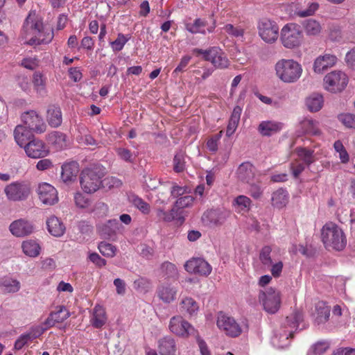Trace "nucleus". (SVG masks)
<instances>
[{
	"instance_id": "41",
	"label": "nucleus",
	"mask_w": 355,
	"mask_h": 355,
	"mask_svg": "<svg viewBox=\"0 0 355 355\" xmlns=\"http://www.w3.org/2000/svg\"><path fill=\"white\" fill-rule=\"evenodd\" d=\"M0 287L4 292L17 293L21 288V284L17 279L5 277L0 282Z\"/></svg>"
},
{
	"instance_id": "7",
	"label": "nucleus",
	"mask_w": 355,
	"mask_h": 355,
	"mask_svg": "<svg viewBox=\"0 0 355 355\" xmlns=\"http://www.w3.org/2000/svg\"><path fill=\"white\" fill-rule=\"evenodd\" d=\"M259 301L262 304L263 309L268 313H275L280 308L281 294L280 292L272 287L260 291L259 293Z\"/></svg>"
},
{
	"instance_id": "53",
	"label": "nucleus",
	"mask_w": 355,
	"mask_h": 355,
	"mask_svg": "<svg viewBox=\"0 0 355 355\" xmlns=\"http://www.w3.org/2000/svg\"><path fill=\"white\" fill-rule=\"evenodd\" d=\"M98 248L103 256L107 257H113L116 251L115 246L106 242H101L98 244Z\"/></svg>"
},
{
	"instance_id": "59",
	"label": "nucleus",
	"mask_w": 355,
	"mask_h": 355,
	"mask_svg": "<svg viewBox=\"0 0 355 355\" xmlns=\"http://www.w3.org/2000/svg\"><path fill=\"white\" fill-rule=\"evenodd\" d=\"M313 151L305 148H302L299 150V156L301 157L304 161V163L309 166L314 162L313 158Z\"/></svg>"
},
{
	"instance_id": "47",
	"label": "nucleus",
	"mask_w": 355,
	"mask_h": 355,
	"mask_svg": "<svg viewBox=\"0 0 355 355\" xmlns=\"http://www.w3.org/2000/svg\"><path fill=\"white\" fill-rule=\"evenodd\" d=\"M334 148L336 153H338V157L342 164H347L349 161V155L346 150L343 143L340 140H337L334 144Z\"/></svg>"
},
{
	"instance_id": "27",
	"label": "nucleus",
	"mask_w": 355,
	"mask_h": 355,
	"mask_svg": "<svg viewBox=\"0 0 355 355\" xmlns=\"http://www.w3.org/2000/svg\"><path fill=\"white\" fill-rule=\"evenodd\" d=\"M315 322L320 324L326 322L330 315V307L323 301L318 302L315 305L313 313Z\"/></svg>"
},
{
	"instance_id": "57",
	"label": "nucleus",
	"mask_w": 355,
	"mask_h": 355,
	"mask_svg": "<svg viewBox=\"0 0 355 355\" xmlns=\"http://www.w3.org/2000/svg\"><path fill=\"white\" fill-rule=\"evenodd\" d=\"M223 134V131H220L218 134L212 136L207 142V147L209 150L216 152L218 150V141L220 140Z\"/></svg>"
},
{
	"instance_id": "13",
	"label": "nucleus",
	"mask_w": 355,
	"mask_h": 355,
	"mask_svg": "<svg viewBox=\"0 0 355 355\" xmlns=\"http://www.w3.org/2000/svg\"><path fill=\"white\" fill-rule=\"evenodd\" d=\"M302 315L300 311H295L287 316L282 324V332H279L277 336L279 338L285 337L288 339L292 337L294 332L298 329L300 322L302 321Z\"/></svg>"
},
{
	"instance_id": "16",
	"label": "nucleus",
	"mask_w": 355,
	"mask_h": 355,
	"mask_svg": "<svg viewBox=\"0 0 355 355\" xmlns=\"http://www.w3.org/2000/svg\"><path fill=\"white\" fill-rule=\"evenodd\" d=\"M185 270L190 273L202 276L209 275L212 270L210 264L202 258H192L184 264Z\"/></svg>"
},
{
	"instance_id": "4",
	"label": "nucleus",
	"mask_w": 355,
	"mask_h": 355,
	"mask_svg": "<svg viewBox=\"0 0 355 355\" xmlns=\"http://www.w3.org/2000/svg\"><path fill=\"white\" fill-rule=\"evenodd\" d=\"M302 32L300 26L295 23H288L283 26L280 32V40L287 49L298 47L302 42Z\"/></svg>"
},
{
	"instance_id": "6",
	"label": "nucleus",
	"mask_w": 355,
	"mask_h": 355,
	"mask_svg": "<svg viewBox=\"0 0 355 355\" xmlns=\"http://www.w3.org/2000/svg\"><path fill=\"white\" fill-rule=\"evenodd\" d=\"M194 52L202 55L203 59L210 62L216 69H225L230 65L227 55L219 47L213 46L207 50L196 49Z\"/></svg>"
},
{
	"instance_id": "34",
	"label": "nucleus",
	"mask_w": 355,
	"mask_h": 355,
	"mask_svg": "<svg viewBox=\"0 0 355 355\" xmlns=\"http://www.w3.org/2000/svg\"><path fill=\"white\" fill-rule=\"evenodd\" d=\"M177 290L171 285H162L157 289V295L164 302L169 304L175 300Z\"/></svg>"
},
{
	"instance_id": "64",
	"label": "nucleus",
	"mask_w": 355,
	"mask_h": 355,
	"mask_svg": "<svg viewBox=\"0 0 355 355\" xmlns=\"http://www.w3.org/2000/svg\"><path fill=\"white\" fill-rule=\"evenodd\" d=\"M329 348V344L326 342H318L313 347V353L315 355H322Z\"/></svg>"
},
{
	"instance_id": "61",
	"label": "nucleus",
	"mask_w": 355,
	"mask_h": 355,
	"mask_svg": "<svg viewBox=\"0 0 355 355\" xmlns=\"http://www.w3.org/2000/svg\"><path fill=\"white\" fill-rule=\"evenodd\" d=\"M32 340H33L31 339V337H30L28 334L26 333L21 334L15 343V349L17 350H19L22 349V347L28 342Z\"/></svg>"
},
{
	"instance_id": "52",
	"label": "nucleus",
	"mask_w": 355,
	"mask_h": 355,
	"mask_svg": "<svg viewBox=\"0 0 355 355\" xmlns=\"http://www.w3.org/2000/svg\"><path fill=\"white\" fill-rule=\"evenodd\" d=\"M116 151L120 159L126 162H134L137 157V155L135 153H132L130 150L125 148H118Z\"/></svg>"
},
{
	"instance_id": "21",
	"label": "nucleus",
	"mask_w": 355,
	"mask_h": 355,
	"mask_svg": "<svg viewBox=\"0 0 355 355\" xmlns=\"http://www.w3.org/2000/svg\"><path fill=\"white\" fill-rule=\"evenodd\" d=\"M71 315L70 312L64 306H58L55 311H52L43 323L44 326L52 327L56 323H61Z\"/></svg>"
},
{
	"instance_id": "45",
	"label": "nucleus",
	"mask_w": 355,
	"mask_h": 355,
	"mask_svg": "<svg viewBox=\"0 0 355 355\" xmlns=\"http://www.w3.org/2000/svg\"><path fill=\"white\" fill-rule=\"evenodd\" d=\"M133 288L139 293H146L151 288L149 279L139 277L133 282Z\"/></svg>"
},
{
	"instance_id": "62",
	"label": "nucleus",
	"mask_w": 355,
	"mask_h": 355,
	"mask_svg": "<svg viewBox=\"0 0 355 355\" xmlns=\"http://www.w3.org/2000/svg\"><path fill=\"white\" fill-rule=\"evenodd\" d=\"M50 327H47L46 326H36L33 327L27 334L31 337V339L33 340L34 339L40 337L46 330L49 329Z\"/></svg>"
},
{
	"instance_id": "42",
	"label": "nucleus",
	"mask_w": 355,
	"mask_h": 355,
	"mask_svg": "<svg viewBox=\"0 0 355 355\" xmlns=\"http://www.w3.org/2000/svg\"><path fill=\"white\" fill-rule=\"evenodd\" d=\"M23 252L31 257H37L40 254V246L34 240H27L22 243Z\"/></svg>"
},
{
	"instance_id": "54",
	"label": "nucleus",
	"mask_w": 355,
	"mask_h": 355,
	"mask_svg": "<svg viewBox=\"0 0 355 355\" xmlns=\"http://www.w3.org/2000/svg\"><path fill=\"white\" fill-rule=\"evenodd\" d=\"M338 119L347 128L355 129V114L343 113L339 114Z\"/></svg>"
},
{
	"instance_id": "23",
	"label": "nucleus",
	"mask_w": 355,
	"mask_h": 355,
	"mask_svg": "<svg viewBox=\"0 0 355 355\" xmlns=\"http://www.w3.org/2000/svg\"><path fill=\"white\" fill-rule=\"evenodd\" d=\"M47 140L49 143L58 150L65 149L70 144L67 136L64 133L59 131H53L49 134Z\"/></svg>"
},
{
	"instance_id": "24",
	"label": "nucleus",
	"mask_w": 355,
	"mask_h": 355,
	"mask_svg": "<svg viewBox=\"0 0 355 355\" xmlns=\"http://www.w3.org/2000/svg\"><path fill=\"white\" fill-rule=\"evenodd\" d=\"M32 132L24 125H17L14 130V137L17 144L24 148L30 140L35 139Z\"/></svg>"
},
{
	"instance_id": "35",
	"label": "nucleus",
	"mask_w": 355,
	"mask_h": 355,
	"mask_svg": "<svg viewBox=\"0 0 355 355\" xmlns=\"http://www.w3.org/2000/svg\"><path fill=\"white\" fill-rule=\"evenodd\" d=\"M241 112L242 108L240 106L234 107L227 127L226 135L227 137L232 136L236 131L240 121Z\"/></svg>"
},
{
	"instance_id": "9",
	"label": "nucleus",
	"mask_w": 355,
	"mask_h": 355,
	"mask_svg": "<svg viewBox=\"0 0 355 355\" xmlns=\"http://www.w3.org/2000/svg\"><path fill=\"white\" fill-rule=\"evenodd\" d=\"M259 35L266 43L275 42L279 37V27L276 22L263 19L258 24Z\"/></svg>"
},
{
	"instance_id": "17",
	"label": "nucleus",
	"mask_w": 355,
	"mask_h": 355,
	"mask_svg": "<svg viewBox=\"0 0 355 355\" xmlns=\"http://www.w3.org/2000/svg\"><path fill=\"white\" fill-rule=\"evenodd\" d=\"M37 193L40 201L46 205H53L58 202L56 189L50 184L43 182L38 185Z\"/></svg>"
},
{
	"instance_id": "60",
	"label": "nucleus",
	"mask_w": 355,
	"mask_h": 355,
	"mask_svg": "<svg viewBox=\"0 0 355 355\" xmlns=\"http://www.w3.org/2000/svg\"><path fill=\"white\" fill-rule=\"evenodd\" d=\"M249 192L252 198L254 199H259L261 198L263 193V190L259 184L250 183Z\"/></svg>"
},
{
	"instance_id": "22",
	"label": "nucleus",
	"mask_w": 355,
	"mask_h": 355,
	"mask_svg": "<svg viewBox=\"0 0 355 355\" xmlns=\"http://www.w3.org/2000/svg\"><path fill=\"white\" fill-rule=\"evenodd\" d=\"M337 61V58L332 54L320 55L315 60L313 69L315 73H322L329 68L333 67Z\"/></svg>"
},
{
	"instance_id": "51",
	"label": "nucleus",
	"mask_w": 355,
	"mask_h": 355,
	"mask_svg": "<svg viewBox=\"0 0 355 355\" xmlns=\"http://www.w3.org/2000/svg\"><path fill=\"white\" fill-rule=\"evenodd\" d=\"M185 155L182 151L176 153L173 159V169L180 173L185 169Z\"/></svg>"
},
{
	"instance_id": "12",
	"label": "nucleus",
	"mask_w": 355,
	"mask_h": 355,
	"mask_svg": "<svg viewBox=\"0 0 355 355\" xmlns=\"http://www.w3.org/2000/svg\"><path fill=\"white\" fill-rule=\"evenodd\" d=\"M170 331L182 337H188L189 336L195 335L196 329L181 316H173L169 323Z\"/></svg>"
},
{
	"instance_id": "3",
	"label": "nucleus",
	"mask_w": 355,
	"mask_h": 355,
	"mask_svg": "<svg viewBox=\"0 0 355 355\" xmlns=\"http://www.w3.org/2000/svg\"><path fill=\"white\" fill-rule=\"evenodd\" d=\"M276 76L283 83H294L301 77L302 67L293 59H281L275 65Z\"/></svg>"
},
{
	"instance_id": "56",
	"label": "nucleus",
	"mask_w": 355,
	"mask_h": 355,
	"mask_svg": "<svg viewBox=\"0 0 355 355\" xmlns=\"http://www.w3.org/2000/svg\"><path fill=\"white\" fill-rule=\"evenodd\" d=\"M236 205L241 210H248L250 206L251 200L245 196H239L234 200Z\"/></svg>"
},
{
	"instance_id": "1",
	"label": "nucleus",
	"mask_w": 355,
	"mask_h": 355,
	"mask_svg": "<svg viewBox=\"0 0 355 355\" xmlns=\"http://www.w3.org/2000/svg\"><path fill=\"white\" fill-rule=\"evenodd\" d=\"M320 237L326 249L341 251L346 247L347 237L343 230L332 221H328L322 226Z\"/></svg>"
},
{
	"instance_id": "5",
	"label": "nucleus",
	"mask_w": 355,
	"mask_h": 355,
	"mask_svg": "<svg viewBox=\"0 0 355 355\" xmlns=\"http://www.w3.org/2000/svg\"><path fill=\"white\" fill-rule=\"evenodd\" d=\"M3 191L7 199L13 202L24 201L31 193L30 184L25 181L12 182L7 184Z\"/></svg>"
},
{
	"instance_id": "26",
	"label": "nucleus",
	"mask_w": 355,
	"mask_h": 355,
	"mask_svg": "<svg viewBox=\"0 0 355 355\" xmlns=\"http://www.w3.org/2000/svg\"><path fill=\"white\" fill-rule=\"evenodd\" d=\"M46 120L52 128L59 127L62 122V114L61 109L55 105H51L48 107L46 113Z\"/></svg>"
},
{
	"instance_id": "36",
	"label": "nucleus",
	"mask_w": 355,
	"mask_h": 355,
	"mask_svg": "<svg viewBox=\"0 0 355 355\" xmlns=\"http://www.w3.org/2000/svg\"><path fill=\"white\" fill-rule=\"evenodd\" d=\"M323 96L318 93H313L306 98V105L311 112H318L323 106Z\"/></svg>"
},
{
	"instance_id": "20",
	"label": "nucleus",
	"mask_w": 355,
	"mask_h": 355,
	"mask_svg": "<svg viewBox=\"0 0 355 355\" xmlns=\"http://www.w3.org/2000/svg\"><path fill=\"white\" fill-rule=\"evenodd\" d=\"M121 225L116 219L108 220L105 223L97 225V230L101 236L105 239L114 237L120 231Z\"/></svg>"
},
{
	"instance_id": "33",
	"label": "nucleus",
	"mask_w": 355,
	"mask_h": 355,
	"mask_svg": "<svg viewBox=\"0 0 355 355\" xmlns=\"http://www.w3.org/2000/svg\"><path fill=\"white\" fill-rule=\"evenodd\" d=\"M300 128L304 134L318 136L321 134L319 122L312 119L306 118L300 123Z\"/></svg>"
},
{
	"instance_id": "43",
	"label": "nucleus",
	"mask_w": 355,
	"mask_h": 355,
	"mask_svg": "<svg viewBox=\"0 0 355 355\" xmlns=\"http://www.w3.org/2000/svg\"><path fill=\"white\" fill-rule=\"evenodd\" d=\"M303 26L305 33L308 35H317L320 33L322 30V27L320 23L313 19L305 20L303 22Z\"/></svg>"
},
{
	"instance_id": "19",
	"label": "nucleus",
	"mask_w": 355,
	"mask_h": 355,
	"mask_svg": "<svg viewBox=\"0 0 355 355\" xmlns=\"http://www.w3.org/2000/svg\"><path fill=\"white\" fill-rule=\"evenodd\" d=\"M9 230L14 236L24 237L33 233L35 227L32 222L20 218L11 223Z\"/></svg>"
},
{
	"instance_id": "46",
	"label": "nucleus",
	"mask_w": 355,
	"mask_h": 355,
	"mask_svg": "<svg viewBox=\"0 0 355 355\" xmlns=\"http://www.w3.org/2000/svg\"><path fill=\"white\" fill-rule=\"evenodd\" d=\"M130 201L133 205L137 207L144 214H148L150 211V206L148 203L146 202L140 197L132 195L130 197Z\"/></svg>"
},
{
	"instance_id": "29",
	"label": "nucleus",
	"mask_w": 355,
	"mask_h": 355,
	"mask_svg": "<svg viewBox=\"0 0 355 355\" xmlns=\"http://www.w3.org/2000/svg\"><path fill=\"white\" fill-rule=\"evenodd\" d=\"M107 322V316L105 309L100 306L96 305L92 311V315L90 319L92 325L96 329L101 328Z\"/></svg>"
},
{
	"instance_id": "15",
	"label": "nucleus",
	"mask_w": 355,
	"mask_h": 355,
	"mask_svg": "<svg viewBox=\"0 0 355 355\" xmlns=\"http://www.w3.org/2000/svg\"><path fill=\"white\" fill-rule=\"evenodd\" d=\"M28 157L33 159L45 157L49 153L46 144L39 139H33L26 144L24 148Z\"/></svg>"
},
{
	"instance_id": "14",
	"label": "nucleus",
	"mask_w": 355,
	"mask_h": 355,
	"mask_svg": "<svg viewBox=\"0 0 355 355\" xmlns=\"http://www.w3.org/2000/svg\"><path fill=\"white\" fill-rule=\"evenodd\" d=\"M23 28L26 34L42 35L48 33L49 30H45L42 18L35 12H31L26 17Z\"/></svg>"
},
{
	"instance_id": "37",
	"label": "nucleus",
	"mask_w": 355,
	"mask_h": 355,
	"mask_svg": "<svg viewBox=\"0 0 355 355\" xmlns=\"http://www.w3.org/2000/svg\"><path fill=\"white\" fill-rule=\"evenodd\" d=\"M207 24L208 23L206 20L197 18L193 21V23H186L185 28L191 34L200 33L205 35L207 33L205 27L207 26Z\"/></svg>"
},
{
	"instance_id": "32",
	"label": "nucleus",
	"mask_w": 355,
	"mask_h": 355,
	"mask_svg": "<svg viewBox=\"0 0 355 355\" xmlns=\"http://www.w3.org/2000/svg\"><path fill=\"white\" fill-rule=\"evenodd\" d=\"M158 349L161 355H175L177 349L174 339L168 336L159 340Z\"/></svg>"
},
{
	"instance_id": "39",
	"label": "nucleus",
	"mask_w": 355,
	"mask_h": 355,
	"mask_svg": "<svg viewBox=\"0 0 355 355\" xmlns=\"http://www.w3.org/2000/svg\"><path fill=\"white\" fill-rule=\"evenodd\" d=\"M180 311L184 314L193 315L198 311V305L191 297H185L180 302Z\"/></svg>"
},
{
	"instance_id": "40",
	"label": "nucleus",
	"mask_w": 355,
	"mask_h": 355,
	"mask_svg": "<svg viewBox=\"0 0 355 355\" xmlns=\"http://www.w3.org/2000/svg\"><path fill=\"white\" fill-rule=\"evenodd\" d=\"M160 269L166 279L172 280L178 279L179 272L175 264L165 261L161 265Z\"/></svg>"
},
{
	"instance_id": "31",
	"label": "nucleus",
	"mask_w": 355,
	"mask_h": 355,
	"mask_svg": "<svg viewBox=\"0 0 355 355\" xmlns=\"http://www.w3.org/2000/svg\"><path fill=\"white\" fill-rule=\"evenodd\" d=\"M282 128V124L275 121H262L258 127V130L263 136H271L279 132Z\"/></svg>"
},
{
	"instance_id": "48",
	"label": "nucleus",
	"mask_w": 355,
	"mask_h": 355,
	"mask_svg": "<svg viewBox=\"0 0 355 355\" xmlns=\"http://www.w3.org/2000/svg\"><path fill=\"white\" fill-rule=\"evenodd\" d=\"M33 84L37 93L42 94L45 92V80L40 72H35L33 76Z\"/></svg>"
},
{
	"instance_id": "44",
	"label": "nucleus",
	"mask_w": 355,
	"mask_h": 355,
	"mask_svg": "<svg viewBox=\"0 0 355 355\" xmlns=\"http://www.w3.org/2000/svg\"><path fill=\"white\" fill-rule=\"evenodd\" d=\"M53 38V31H49L48 33H45V35H35V37L30 39L28 44L30 45H40L42 44H49L51 42Z\"/></svg>"
},
{
	"instance_id": "50",
	"label": "nucleus",
	"mask_w": 355,
	"mask_h": 355,
	"mask_svg": "<svg viewBox=\"0 0 355 355\" xmlns=\"http://www.w3.org/2000/svg\"><path fill=\"white\" fill-rule=\"evenodd\" d=\"M271 252V248L266 245L262 248L259 254V259L261 263L268 268L272 266V260L270 256Z\"/></svg>"
},
{
	"instance_id": "8",
	"label": "nucleus",
	"mask_w": 355,
	"mask_h": 355,
	"mask_svg": "<svg viewBox=\"0 0 355 355\" xmlns=\"http://www.w3.org/2000/svg\"><path fill=\"white\" fill-rule=\"evenodd\" d=\"M347 83L348 79L346 74L340 71H333L324 78V87L331 93L343 91Z\"/></svg>"
},
{
	"instance_id": "28",
	"label": "nucleus",
	"mask_w": 355,
	"mask_h": 355,
	"mask_svg": "<svg viewBox=\"0 0 355 355\" xmlns=\"http://www.w3.org/2000/svg\"><path fill=\"white\" fill-rule=\"evenodd\" d=\"M78 171V164L77 162L66 163L62 166L61 178L64 182H73L76 180Z\"/></svg>"
},
{
	"instance_id": "11",
	"label": "nucleus",
	"mask_w": 355,
	"mask_h": 355,
	"mask_svg": "<svg viewBox=\"0 0 355 355\" xmlns=\"http://www.w3.org/2000/svg\"><path fill=\"white\" fill-rule=\"evenodd\" d=\"M217 326L230 337H236L241 333V329L236 320L223 313H220L218 315Z\"/></svg>"
},
{
	"instance_id": "25",
	"label": "nucleus",
	"mask_w": 355,
	"mask_h": 355,
	"mask_svg": "<svg viewBox=\"0 0 355 355\" xmlns=\"http://www.w3.org/2000/svg\"><path fill=\"white\" fill-rule=\"evenodd\" d=\"M237 176L241 181L251 183L255 176L254 166L249 162L242 163L237 169Z\"/></svg>"
},
{
	"instance_id": "55",
	"label": "nucleus",
	"mask_w": 355,
	"mask_h": 355,
	"mask_svg": "<svg viewBox=\"0 0 355 355\" xmlns=\"http://www.w3.org/2000/svg\"><path fill=\"white\" fill-rule=\"evenodd\" d=\"M194 198L191 196H184L177 199L175 202V207L177 209H184L193 205Z\"/></svg>"
},
{
	"instance_id": "63",
	"label": "nucleus",
	"mask_w": 355,
	"mask_h": 355,
	"mask_svg": "<svg viewBox=\"0 0 355 355\" xmlns=\"http://www.w3.org/2000/svg\"><path fill=\"white\" fill-rule=\"evenodd\" d=\"M318 8V4L316 3H312L309 5V8L306 10H299L297 14L298 16L301 17H305L308 16H311L314 14V12Z\"/></svg>"
},
{
	"instance_id": "49",
	"label": "nucleus",
	"mask_w": 355,
	"mask_h": 355,
	"mask_svg": "<svg viewBox=\"0 0 355 355\" xmlns=\"http://www.w3.org/2000/svg\"><path fill=\"white\" fill-rule=\"evenodd\" d=\"M130 38V37L129 35H125L123 33H119L116 39L110 43L112 50L114 51H121Z\"/></svg>"
},
{
	"instance_id": "10",
	"label": "nucleus",
	"mask_w": 355,
	"mask_h": 355,
	"mask_svg": "<svg viewBox=\"0 0 355 355\" xmlns=\"http://www.w3.org/2000/svg\"><path fill=\"white\" fill-rule=\"evenodd\" d=\"M24 125L36 133H43L46 131V125L43 119L34 110L24 112L21 114Z\"/></svg>"
},
{
	"instance_id": "2",
	"label": "nucleus",
	"mask_w": 355,
	"mask_h": 355,
	"mask_svg": "<svg viewBox=\"0 0 355 355\" xmlns=\"http://www.w3.org/2000/svg\"><path fill=\"white\" fill-rule=\"evenodd\" d=\"M105 174V168L100 164H94L84 169L80 178L83 191L87 193L96 192L100 188Z\"/></svg>"
},
{
	"instance_id": "18",
	"label": "nucleus",
	"mask_w": 355,
	"mask_h": 355,
	"mask_svg": "<svg viewBox=\"0 0 355 355\" xmlns=\"http://www.w3.org/2000/svg\"><path fill=\"white\" fill-rule=\"evenodd\" d=\"M230 215V211L225 209H210L203 214L202 220L207 225H221Z\"/></svg>"
},
{
	"instance_id": "30",
	"label": "nucleus",
	"mask_w": 355,
	"mask_h": 355,
	"mask_svg": "<svg viewBox=\"0 0 355 355\" xmlns=\"http://www.w3.org/2000/svg\"><path fill=\"white\" fill-rule=\"evenodd\" d=\"M46 225L49 233L54 236H61L65 232V226L61 220L55 216H51L47 219Z\"/></svg>"
},
{
	"instance_id": "38",
	"label": "nucleus",
	"mask_w": 355,
	"mask_h": 355,
	"mask_svg": "<svg viewBox=\"0 0 355 355\" xmlns=\"http://www.w3.org/2000/svg\"><path fill=\"white\" fill-rule=\"evenodd\" d=\"M272 204L279 209L284 207L288 202V195L285 189H279L272 195Z\"/></svg>"
},
{
	"instance_id": "58",
	"label": "nucleus",
	"mask_w": 355,
	"mask_h": 355,
	"mask_svg": "<svg viewBox=\"0 0 355 355\" xmlns=\"http://www.w3.org/2000/svg\"><path fill=\"white\" fill-rule=\"evenodd\" d=\"M224 31L231 36L236 37L243 35V29L240 27H235L232 24H228L223 27Z\"/></svg>"
}]
</instances>
